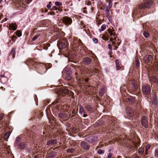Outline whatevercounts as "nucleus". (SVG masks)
I'll return each instance as SVG.
<instances>
[{
  "label": "nucleus",
  "instance_id": "obj_1",
  "mask_svg": "<svg viewBox=\"0 0 158 158\" xmlns=\"http://www.w3.org/2000/svg\"><path fill=\"white\" fill-rule=\"evenodd\" d=\"M153 1L152 0L144 1L141 4L139 5V8L141 9H144L145 8H149L153 4Z\"/></svg>",
  "mask_w": 158,
  "mask_h": 158
},
{
  "label": "nucleus",
  "instance_id": "obj_2",
  "mask_svg": "<svg viewBox=\"0 0 158 158\" xmlns=\"http://www.w3.org/2000/svg\"><path fill=\"white\" fill-rule=\"evenodd\" d=\"M142 90L144 94H148L150 93L151 91V87L149 85L145 84L143 86Z\"/></svg>",
  "mask_w": 158,
  "mask_h": 158
},
{
  "label": "nucleus",
  "instance_id": "obj_3",
  "mask_svg": "<svg viewBox=\"0 0 158 158\" xmlns=\"http://www.w3.org/2000/svg\"><path fill=\"white\" fill-rule=\"evenodd\" d=\"M68 43L67 41L64 40L60 43H59L57 44V46L59 49L65 48L68 46Z\"/></svg>",
  "mask_w": 158,
  "mask_h": 158
},
{
  "label": "nucleus",
  "instance_id": "obj_4",
  "mask_svg": "<svg viewBox=\"0 0 158 158\" xmlns=\"http://www.w3.org/2000/svg\"><path fill=\"white\" fill-rule=\"evenodd\" d=\"M62 21L66 25L71 24L72 23V19L69 17L65 16L63 18Z\"/></svg>",
  "mask_w": 158,
  "mask_h": 158
},
{
  "label": "nucleus",
  "instance_id": "obj_5",
  "mask_svg": "<svg viewBox=\"0 0 158 158\" xmlns=\"http://www.w3.org/2000/svg\"><path fill=\"white\" fill-rule=\"evenodd\" d=\"M141 124L144 127L147 128L148 127V122L147 118L145 116H143L141 119Z\"/></svg>",
  "mask_w": 158,
  "mask_h": 158
},
{
  "label": "nucleus",
  "instance_id": "obj_6",
  "mask_svg": "<svg viewBox=\"0 0 158 158\" xmlns=\"http://www.w3.org/2000/svg\"><path fill=\"white\" fill-rule=\"evenodd\" d=\"M69 92V90L66 88H64L61 89L59 91V94L60 96H64L66 94H67Z\"/></svg>",
  "mask_w": 158,
  "mask_h": 158
},
{
  "label": "nucleus",
  "instance_id": "obj_7",
  "mask_svg": "<svg viewBox=\"0 0 158 158\" xmlns=\"http://www.w3.org/2000/svg\"><path fill=\"white\" fill-rule=\"evenodd\" d=\"M143 60L146 63L148 64L151 62L152 60V56L150 55H146L143 57Z\"/></svg>",
  "mask_w": 158,
  "mask_h": 158
},
{
  "label": "nucleus",
  "instance_id": "obj_8",
  "mask_svg": "<svg viewBox=\"0 0 158 158\" xmlns=\"http://www.w3.org/2000/svg\"><path fill=\"white\" fill-rule=\"evenodd\" d=\"M80 146L81 148L84 150H88L90 147V146L84 141H82L81 143Z\"/></svg>",
  "mask_w": 158,
  "mask_h": 158
},
{
  "label": "nucleus",
  "instance_id": "obj_9",
  "mask_svg": "<svg viewBox=\"0 0 158 158\" xmlns=\"http://www.w3.org/2000/svg\"><path fill=\"white\" fill-rule=\"evenodd\" d=\"M126 102L127 103L131 104L135 102V99L132 96H130L126 99Z\"/></svg>",
  "mask_w": 158,
  "mask_h": 158
},
{
  "label": "nucleus",
  "instance_id": "obj_10",
  "mask_svg": "<svg viewBox=\"0 0 158 158\" xmlns=\"http://www.w3.org/2000/svg\"><path fill=\"white\" fill-rule=\"evenodd\" d=\"M57 143V140L56 139H51L49 140L47 142V145H52L56 144Z\"/></svg>",
  "mask_w": 158,
  "mask_h": 158
},
{
  "label": "nucleus",
  "instance_id": "obj_11",
  "mask_svg": "<svg viewBox=\"0 0 158 158\" xmlns=\"http://www.w3.org/2000/svg\"><path fill=\"white\" fill-rule=\"evenodd\" d=\"M126 112L130 117H132L134 115V113L133 110L129 108H127V109Z\"/></svg>",
  "mask_w": 158,
  "mask_h": 158
},
{
  "label": "nucleus",
  "instance_id": "obj_12",
  "mask_svg": "<svg viewBox=\"0 0 158 158\" xmlns=\"http://www.w3.org/2000/svg\"><path fill=\"white\" fill-rule=\"evenodd\" d=\"M58 116L60 118L65 119L66 118H67V114L66 113H61L58 114Z\"/></svg>",
  "mask_w": 158,
  "mask_h": 158
},
{
  "label": "nucleus",
  "instance_id": "obj_13",
  "mask_svg": "<svg viewBox=\"0 0 158 158\" xmlns=\"http://www.w3.org/2000/svg\"><path fill=\"white\" fill-rule=\"evenodd\" d=\"M17 26L15 23L10 24L9 26V28L10 30H15L16 29Z\"/></svg>",
  "mask_w": 158,
  "mask_h": 158
},
{
  "label": "nucleus",
  "instance_id": "obj_14",
  "mask_svg": "<svg viewBox=\"0 0 158 158\" xmlns=\"http://www.w3.org/2000/svg\"><path fill=\"white\" fill-rule=\"evenodd\" d=\"M85 108L88 111L92 112L93 111V107L90 105H87L85 106Z\"/></svg>",
  "mask_w": 158,
  "mask_h": 158
},
{
  "label": "nucleus",
  "instance_id": "obj_15",
  "mask_svg": "<svg viewBox=\"0 0 158 158\" xmlns=\"http://www.w3.org/2000/svg\"><path fill=\"white\" fill-rule=\"evenodd\" d=\"M133 89L135 91H136L138 89V86L135 81L132 82Z\"/></svg>",
  "mask_w": 158,
  "mask_h": 158
},
{
  "label": "nucleus",
  "instance_id": "obj_16",
  "mask_svg": "<svg viewBox=\"0 0 158 158\" xmlns=\"http://www.w3.org/2000/svg\"><path fill=\"white\" fill-rule=\"evenodd\" d=\"M91 62V60L89 57H86L85 59L84 62L86 64H90Z\"/></svg>",
  "mask_w": 158,
  "mask_h": 158
},
{
  "label": "nucleus",
  "instance_id": "obj_17",
  "mask_svg": "<svg viewBox=\"0 0 158 158\" xmlns=\"http://www.w3.org/2000/svg\"><path fill=\"white\" fill-rule=\"evenodd\" d=\"M115 64H116V68L117 70H118L120 69V67L119 66V61L118 60H115Z\"/></svg>",
  "mask_w": 158,
  "mask_h": 158
},
{
  "label": "nucleus",
  "instance_id": "obj_18",
  "mask_svg": "<svg viewBox=\"0 0 158 158\" xmlns=\"http://www.w3.org/2000/svg\"><path fill=\"white\" fill-rule=\"evenodd\" d=\"M26 147L25 143L24 142L22 143L19 145V148L21 149H23Z\"/></svg>",
  "mask_w": 158,
  "mask_h": 158
},
{
  "label": "nucleus",
  "instance_id": "obj_19",
  "mask_svg": "<svg viewBox=\"0 0 158 158\" xmlns=\"http://www.w3.org/2000/svg\"><path fill=\"white\" fill-rule=\"evenodd\" d=\"M79 112H80V113L81 114H84L85 113V112L84 111L83 108L82 106L81 105L79 106Z\"/></svg>",
  "mask_w": 158,
  "mask_h": 158
},
{
  "label": "nucleus",
  "instance_id": "obj_20",
  "mask_svg": "<svg viewBox=\"0 0 158 158\" xmlns=\"http://www.w3.org/2000/svg\"><path fill=\"white\" fill-rule=\"evenodd\" d=\"M151 80L154 83H156L158 81V79L155 76H152L151 78Z\"/></svg>",
  "mask_w": 158,
  "mask_h": 158
},
{
  "label": "nucleus",
  "instance_id": "obj_21",
  "mask_svg": "<svg viewBox=\"0 0 158 158\" xmlns=\"http://www.w3.org/2000/svg\"><path fill=\"white\" fill-rule=\"evenodd\" d=\"M135 65L136 67H138L139 66V59L138 57H136L135 58Z\"/></svg>",
  "mask_w": 158,
  "mask_h": 158
},
{
  "label": "nucleus",
  "instance_id": "obj_22",
  "mask_svg": "<svg viewBox=\"0 0 158 158\" xmlns=\"http://www.w3.org/2000/svg\"><path fill=\"white\" fill-rule=\"evenodd\" d=\"M102 35V38L103 39V40H109V38L108 37L106 36L105 35H100V36Z\"/></svg>",
  "mask_w": 158,
  "mask_h": 158
},
{
  "label": "nucleus",
  "instance_id": "obj_23",
  "mask_svg": "<svg viewBox=\"0 0 158 158\" xmlns=\"http://www.w3.org/2000/svg\"><path fill=\"white\" fill-rule=\"evenodd\" d=\"M10 132H8L6 133L4 136V138L5 139H7L9 137L10 135Z\"/></svg>",
  "mask_w": 158,
  "mask_h": 158
},
{
  "label": "nucleus",
  "instance_id": "obj_24",
  "mask_svg": "<svg viewBox=\"0 0 158 158\" xmlns=\"http://www.w3.org/2000/svg\"><path fill=\"white\" fill-rule=\"evenodd\" d=\"M143 36L146 38H148L149 36V34L147 31H144L143 32Z\"/></svg>",
  "mask_w": 158,
  "mask_h": 158
},
{
  "label": "nucleus",
  "instance_id": "obj_25",
  "mask_svg": "<svg viewBox=\"0 0 158 158\" xmlns=\"http://www.w3.org/2000/svg\"><path fill=\"white\" fill-rule=\"evenodd\" d=\"M108 31L110 35L112 36L113 35L114 36L115 34H114V33L113 32V31L111 30V29H109L108 30Z\"/></svg>",
  "mask_w": 158,
  "mask_h": 158
},
{
  "label": "nucleus",
  "instance_id": "obj_26",
  "mask_svg": "<svg viewBox=\"0 0 158 158\" xmlns=\"http://www.w3.org/2000/svg\"><path fill=\"white\" fill-rule=\"evenodd\" d=\"M15 33L16 35L18 37H20L22 35V33L19 30L17 31Z\"/></svg>",
  "mask_w": 158,
  "mask_h": 158
},
{
  "label": "nucleus",
  "instance_id": "obj_27",
  "mask_svg": "<svg viewBox=\"0 0 158 158\" xmlns=\"http://www.w3.org/2000/svg\"><path fill=\"white\" fill-rule=\"evenodd\" d=\"M72 78V77L71 75H70V74H67L66 75V77H65V79L68 81H69L71 80V79Z\"/></svg>",
  "mask_w": 158,
  "mask_h": 158
},
{
  "label": "nucleus",
  "instance_id": "obj_28",
  "mask_svg": "<svg viewBox=\"0 0 158 158\" xmlns=\"http://www.w3.org/2000/svg\"><path fill=\"white\" fill-rule=\"evenodd\" d=\"M104 93V90L103 89H102L100 90L99 93V95L100 96H102Z\"/></svg>",
  "mask_w": 158,
  "mask_h": 158
},
{
  "label": "nucleus",
  "instance_id": "obj_29",
  "mask_svg": "<svg viewBox=\"0 0 158 158\" xmlns=\"http://www.w3.org/2000/svg\"><path fill=\"white\" fill-rule=\"evenodd\" d=\"M74 151V149L73 148H70L69 149H68L67 150V152H70L71 153H73Z\"/></svg>",
  "mask_w": 158,
  "mask_h": 158
},
{
  "label": "nucleus",
  "instance_id": "obj_30",
  "mask_svg": "<svg viewBox=\"0 0 158 158\" xmlns=\"http://www.w3.org/2000/svg\"><path fill=\"white\" fill-rule=\"evenodd\" d=\"M10 53L13 56H15L14 55L15 53V50L14 48H13L12 49L10 52Z\"/></svg>",
  "mask_w": 158,
  "mask_h": 158
},
{
  "label": "nucleus",
  "instance_id": "obj_31",
  "mask_svg": "<svg viewBox=\"0 0 158 158\" xmlns=\"http://www.w3.org/2000/svg\"><path fill=\"white\" fill-rule=\"evenodd\" d=\"M40 35H35L33 38L32 39V40L35 41V40L37 39V38Z\"/></svg>",
  "mask_w": 158,
  "mask_h": 158
},
{
  "label": "nucleus",
  "instance_id": "obj_32",
  "mask_svg": "<svg viewBox=\"0 0 158 158\" xmlns=\"http://www.w3.org/2000/svg\"><path fill=\"white\" fill-rule=\"evenodd\" d=\"M55 5L57 6H60L62 5V3L60 2H56L55 3Z\"/></svg>",
  "mask_w": 158,
  "mask_h": 158
},
{
  "label": "nucleus",
  "instance_id": "obj_33",
  "mask_svg": "<svg viewBox=\"0 0 158 158\" xmlns=\"http://www.w3.org/2000/svg\"><path fill=\"white\" fill-rule=\"evenodd\" d=\"M106 28V25L103 24L101 27V30L102 31H104Z\"/></svg>",
  "mask_w": 158,
  "mask_h": 158
},
{
  "label": "nucleus",
  "instance_id": "obj_34",
  "mask_svg": "<svg viewBox=\"0 0 158 158\" xmlns=\"http://www.w3.org/2000/svg\"><path fill=\"white\" fill-rule=\"evenodd\" d=\"M104 152L103 150H98V153L99 154H103Z\"/></svg>",
  "mask_w": 158,
  "mask_h": 158
},
{
  "label": "nucleus",
  "instance_id": "obj_35",
  "mask_svg": "<svg viewBox=\"0 0 158 158\" xmlns=\"http://www.w3.org/2000/svg\"><path fill=\"white\" fill-rule=\"evenodd\" d=\"M93 40L94 41V42L95 44L97 43L98 42V40L97 38H93Z\"/></svg>",
  "mask_w": 158,
  "mask_h": 158
},
{
  "label": "nucleus",
  "instance_id": "obj_36",
  "mask_svg": "<svg viewBox=\"0 0 158 158\" xmlns=\"http://www.w3.org/2000/svg\"><path fill=\"white\" fill-rule=\"evenodd\" d=\"M108 47L110 50V52H111L112 51V46L110 44H109L108 45Z\"/></svg>",
  "mask_w": 158,
  "mask_h": 158
},
{
  "label": "nucleus",
  "instance_id": "obj_37",
  "mask_svg": "<svg viewBox=\"0 0 158 158\" xmlns=\"http://www.w3.org/2000/svg\"><path fill=\"white\" fill-rule=\"evenodd\" d=\"M17 38V37L15 35H13L12 37V40L13 42H15V40Z\"/></svg>",
  "mask_w": 158,
  "mask_h": 158
},
{
  "label": "nucleus",
  "instance_id": "obj_38",
  "mask_svg": "<svg viewBox=\"0 0 158 158\" xmlns=\"http://www.w3.org/2000/svg\"><path fill=\"white\" fill-rule=\"evenodd\" d=\"M150 145L148 144L147 145L146 147H145V150H147V151H148L149 149H150Z\"/></svg>",
  "mask_w": 158,
  "mask_h": 158
},
{
  "label": "nucleus",
  "instance_id": "obj_39",
  "mask_svg": "<svg viewBox=\"0 0 158 158\" xmlns=\"http://www.w3.org/2000/svg\"><path fill=\"white\" fill-rule=\"evenodd\" d=\"M51 2H49L48 4L47 5V7L49 9L51 8Z\"/></svg>",
  "mask_w": 158,
  "mask_h": 158
},
{
  "label": "nucleus",
  "instance_id": "obj_40",
  "mask_svg": "<svg viewBox=\"0 0 158 158\" xmlns=\"http://www.w3.org/2000/svg\"><path fill=\"white\" fill-rule=\"evenodd\" d=\"M155 156H158V149L156 150L155 152Z\"/></svg>",
  "mask_w": 158,
  "mask_h": 158
},
{
  "label": "nucleus",
  "instance_id": "obj_41",
  "mask_svg": "<svg viewBox=\"0 0 158 158\" xmlns=\"http://www.w3.org/2000/svg\"><path fill=\"white\" fill-rule=\"evenodd\" d=\"M52 10H57V8L55 6H54L52 7Z\"/></svg>",
  "mask_w": 158,
  "mask_h": 158
},
{
  "label": "nucleus",
  "instance_id": "obj_42",
  "mask_svg": "<svg viewBox=\"0 0 158 158\" xmlns=\"http://www.w3.org/2000/svg\"><path fill=\"white\" fill-rule=\"evenodd\" d=\"M112 156V154L111 153H109L107 158H111Z\"/></svg>",
  "mask_w": 158,
  "mask_h": 158
},
{
  "label": "nucleus",
  "instance_id": "obj_43",
  "mask_svg": "<svg viewBox=\"0 0 158 158\" xmlns=\"http://www.w3.org/2000/svg\"><path fill=\"white\" fill-rule=\"evenodd\" d=\"M110 8H106V13L107 14H108V13H109V11Z\"/></svg>",
  "mask_w": 158,
  "mask_h": 158
},
{
  "label": "nucleus",
  "instance_id": "obj_44",
  "mask_svg": "<svg viewBox=\"0 0 158 158\" xmlns=\"http://www.w3.org/2000/svg\"><path fill=\"white\" fill-rule=\"evenodd\" d=\"M139 143V142H138L137 143H134V147H135L136 148L138 146V144Z\"/></svg>",
  "mask_w": 158,
  "mask_h": 158
},
{
  "label": "nucleus",
  "instance_id": "obj_45",
  "mask_svg": "<svg viewBox=\"0 0 158 158\" xmlns=\"http://www.w3.org/2000/svg\"><path fill=\"white\" fill-rule=\"evenodd\" d=\"M50 14L51 15H55V13L54 12H50Z\"/></svg>",
  "mask_w": 158,
  "mask_h": 158
},
{
  "label": "nucleus",
  "instance_id": "obj_46",
  "mask_svg": "<svg viewBox=\"0 0 158 158\" xmlns=\"http://www.w3.org/2000/svg\"><path fill=\"white\" fill-rule=\"evenodd\" d=\"M143 150L142 151H140L139 149L138 150V152L139 153V154H141L143 153Z\"/></svg>",
  "mask_w": 158,
  "mask_h": 158
},
{
  "label": "nucleus",
  "instance_id": "obj_47",
  "mask_svg": "<svg viewBox=\"0 0 158 158\" xmlns=\"http://www.w3.org/2000/svg\"><path fill=\"white\" fill-rule=\"evenodd\" d=\"M3 115H2L1 116H0V120H1L3 118Z\"/></svg>",
  "mask_w": 158,
  "mask_h": 158
},
{
  "label": "nucleus",
  "instance_id": "obj_48",
  "mask_svg": "<svg viewBox=\"0 0 158 158\" xmlns=\"http://www.w3.org/2000/svg\"><path fill=\"white\" fill-rule=\"evenodd\" d=\"M84 81L85 82H87L88 81L89 79L88 78H86L85 79Z\"/></svg>",
  "mask_w": 158,
  "mask_h": 158
},
{
  "label": "nucleus",
  "instance_id": "obj_49",
  "mask_svg": "<svg viewBox=\"0 0 158 158\" xmlns=\"http://www.w3.org/2000/svg\"><path fill=\"white\" fill-rule=\"evenodd\" d=\"M145 154L146 155H147L148 154V150H145Z\"/></svg>",
  "mask_w": 158,
  "mask_h": 158
},
{
  "label": "nucleus",
  "instance_id": "obj_50",
  "mask_svg": "<svg viewBox=\"0 0 158 158\" xmlns=\"http://www.w3.org/2000/svg\"><path fill=\"white\" fill-rule=\"evenodd\" d=\"M83 117H85L87 116V115L86 114H84L83 115Z\"/></svg>",
  "mask_w": 158,
  "mask_h": 158
},
{
  "label": "nucleus",
  "instance_id": "obj_51",
  "mask_svg": "<svg viewBox=\"0 0 158 158\" xmlns=\"http://www.w3.org/2000/svg\"><path fill=\"white\" fill-rule=\"evenodd\" d=\"M83 12L84 13H86L87 11H86V10H84L83 11Z\"/></svg>",
  "mask_w": 158,
  "mask_h": 158
},
{
  "label": "nucleus",
  "instance_id": "obj_52",
  "mask_svg": "<svg viewBox=\"0 0 158 158\" xmlns=\"http://www.w3.org/2000/svg\"><path fill=\"white\" fill-rule=\"evenodd\" d=\"M109 54L110 55L112 53V52H110V51H109Z\"/></svg>",
  "mask_w": 158,
  "mask_h": 158
},
{
  "label": "nucleus",
  "instance_id": "obj_53",
  "mask_svg": "<svg viewBox=\"0 0 158 158\" xmlns=\"http://www.w3.org/2000/svg\"><path fill=\"white\" fill-rule=\"evenodd\" d=\"M34 158H38L37 156H35Z\"/></svg>",
  "mask_w": 158,
  "mask_h": 158
},
{
  "label": "nucleus",
  "instance_id": "obj_54",
  "mask_svg": "<svg viewBox=\"0 0 158 158\" xmlns=\"http://www.w3.org/2000/svg\"><path fill=\"white\" fill-rule=\"evenodd\" d=\"M118 48V47L117 46H116L115 47V50H116L117 49V48Z\"/></svg>",
  "mask_w": 158,
  "mask_h": 158
},
{
  "label": "nucleus",
  "instance_id": "obj_55",
  "mask_svg": "<svg viewBox=\"0 0 158 158\" xmlns=\"http://www.w3.org/2000/svg\"><path fill=\"white\" fill-rule=\"evenodd\" d=\"M110 41H112V40H113V39H112V38L110 39Z\"/></svg>",
  "mask_w": 158,
  "mask_h": 158
},
{
  "label": "nucleus",
  "instance_id": "obj_56",
  "mask_svg": "<svg viewBox=\"0 0 158 158\" xmlns=\"http://www.w3.org/2000/svg\"><path fill=\"white\" fill-rule=\"evenodd\" d=\"M47 45L48 46H49L50 45V44H47Z\"/></svg>",
  "mask_w": 158,
  "mask_h": 158
},
{
  "label": "nucleus",
  "instance_id": "obj_57",
  "mask_svg": "<svg viewBox=\"0 0 158 158\" xmlns=\"http://www.w3.org/2000/svg\"><path fill=\"white\" fill-rule=\"evenodd\" d=\"M135 158H139V157L138 156H136Z\"/></svg>",
  "mask_w": 158,
  "mask_h": 158
},
{
  "label": "nucleus",
  "instance_id": "obj_58",
  "mask_svg": "<svg viewBox=\"0 0 158 158\" xmlns=\"http://www.w3.org/2000/svg\"><path fill=\"white\" fill-rule=\"evenodd\" d=\"M4 19L5 21H6L7 20V19L6 18H5Z\"/></svg>",
  "mask_w": 158,
  "mask_h": 158
},
{
  "label": "nucleus",
  "instance_id": "obj_59",
  "mask_svg": "<svg viewBox=\"0 0 158 158\" xmlns=\"http://www.w3.org/2000/svg\"><path fill=\"white\" fill-rule=\"evenodd\" d=\"M36 28H34V29H33V30H34H34H36Z\"/></svg>",
  "mask_w": 158,
  "mask_h": 158
},
{
  "label": "nucleus",
  "instance_id": "obj_60",
  "mask_svg": "<svg viewBox=\"0 0 158 158\" xmlns=\"http://www.w3.org/2000/svg\"><path fill=\"white\" fill-rule=\"evenodd\" d=\"M2 2V0H0V3Z\"/></svg>",
  "mask_w": 158,
  "mask_h": 158
},
{
  "label": "nucleus",
  "instance_id": "obj_61",
  "mask_svg": "<svg viewBox=\"0 0 158 158\" xmlns=\"http://www.w3.org/2000/svg\"><path fill=\"white\" fill-rule=\"evenodd\" d=\"M1 26L0 25V30H1Z\"/></svg>",
  "mask_w": 158,
  "mask_h": 158
},
{
  "label": "nucleus",
  "instance_id": "obj_62",
  "mask_svg": "<svg viewBox=\"0 0 158 158\" xmlns=\"http://www.w3.org/2000/svg\"><path fill=\"white\" fill-rule=\"evenodd\" d=\"M109 5H110V2H109ZM111 6H112V5H111Z\"/></svg>",
  "mask_w": 158,
  "mask_h": 158
},
{
  "label": "nucleus",
  "instance_id": "obj_63",
  "mask_svg": "<svg viewBox=\"0 0 158 158\" xmlns=\"http://www.w3.org/2000/svg\"><path fill=\"white\" fill-rule=\"evenodd\" d=\"M86 9V7H84V9Z\"/></svg>",
  "mask_w": 158,
  "mask_h": 158
},
{
  "label": "nucleus",
  "instance_id": "obj_64",
  "mask_svg": "<svg viewBox=\"0 0 158 158\" xmlns=\"http://www.w3.org/2000/svg\"><path fill=\"white\" fill-rule=\"evenodd\" d=\"M17 139H17L16 140V142L17 141Z\"/></svg>",
  "mask_w": 158,
  "mask_h": 158
}]
</instances>
